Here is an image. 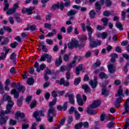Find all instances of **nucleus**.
I'll list each match as a JSON object with an SVG mask.
<instances>
[{"label":"nucleus","mask_w":129,"mask_h":129,"mask_svg":"<svg viewBox=\"0 0 129 129\" xmlns=\"http://www.w3.org/2000/svg\"><path fill=\"white\" fill-rule=\"evenodd\" d=\"M82 127V122H80L75 125V129H81Z\"/></svg>","instance_id":"obj_42"},{"label":"nucleus","mask_w":129,"mask_h":129,"mask_svg":"<svg viewBox=\"0 0 129 129\" xmlns=\"http://www.w3.org/2000/svg\"><path fill=\"white\" fill-rule=\"evenodd\" d=\"M116 27L119 30H122V24H121L120 22H116Z\"/></svg>","instance_id":"obj_47"},{"label":"nucleus","mask_w":129,"mask_h":129,"mask_svg":"<svg viewBox=\"0 0 129 129\" xmlns=\"http://www.w3.org/2000/svg\"><path fill=\"white\" fill-rule=\"evenodd\" d=\"M35 10V7H30L27 8V13L28 15H32L33 14V10Z\"/></svg>","instance_id":"obj_33"},{"label":"nucleus","mask_w":129,"mask_h":129,"mask_svg":"<svg viewBox=\"0 0 129 129\" xmlns=\"http://www.w3.org/2000/svg\"><path fill=\"white\" fill-rule=\"evenodd\" d=\"M87 31L88 32L89 35V41H91L92 40V37H91V35H92V32H93V29L92 28L87 27Z\"/></svg>","instance_id":"obj_20"},{"label":"nucleus","mask_w":129,"mask_h":129,"mask_svg":"<svg viewBox=\"0 0 129 129\" xmlns=\"http://www.w3.org/2000/svg\"><path fill=\"white\" fill-rule=\"evenodd\" d=\"M59 84V85H63L64 86L67 87V86H69L70 83L69 82L66 81L64 78H62L60 80Z\"/></svg>","instance_id":"obj_14"},{"label":"nucleus","mask_w":129,"mask_h":129,"mask_svg":"<svg viewBox=\"0 0 129 129\" xmlns=\"http://www.w3.org/2000/svg\"><path fill=\"white\" fill-rule=\"evenodd\" d=\"M56 111L54 108H49L48 111V118L49 122H53L54 116H56Z\"/></svg>","instance_id":"obj_3"},{"label":"nucleus","mask_w":129,"mask_h":129,"mask_svg":"<svg viewBox=\"0 0 129 129\" xmlns=\"http://www.w3.org/2000/svg\"><path fill=\"white\" fill-rule=\"evenodd\" d=\"M74 113L76 119L77 120H79V119H80V117H81V115L80 114L79 112H78V111L77 110H75Z\"/></svg>","instance_id":"obj_27"},{"label":"nucleus","mask_w":129,"mask_h":129,"mask_svg":"<svg viewBox=\"0 0 129 129\" xmlns=\"http://www.w3.org/2000/svg\"><path fill=\"white\" fill-rule=\"evenodd\" d=\"M105 5L106 7H110L111 6V1L110 0H106Z\"/></svg>","instance_id":"obj_58"},{"label":"nucleus","mask_w":129,"mask_h":129,"mask_svg":"<svg viewBox=\"0 0 129 129\" xmlns=\"http://www.w3.org/2000/svg\"><path fill=\"white\" fill-rule=\"evenodd\" d=\"M107 37V32H103L102 33L101 38L103 39H106Z\"/></svg>","instance_id":"obj_55"},{"label":"nucleus","mask_w":129,"mask_h":129,"mask_svg":"<svg viewBox=\"0 0 129 129\" xmlns=\"http://www.w3.org/2000/svg\"><path fill=\"white\" fill-rule=\"evenodd\" d=\"M18 91L20 92V91H22V92H25L26 91V88L25 87L23 86H20L18 88Z\"/></svg>","instance_id":"obj_45"},{"label":"nucleus","mask_w":129,"mask_h":129,"mask_svg":"<svg viewBox=\"0 0 129 129\" xmlns=\"http://www.w3.org/2000/svg\"><path fill=\"white\" fill-rule=\"evenodd\" d=\"M68 47L70 50H72L74 48H78L79 47V42L77 40L72 39L71 41L68 44Z\"/></svg>","instance_id":"obj_4"},{"label":"nucleus","mask_w":129,"mask_h":129,"mask_svg":"<svg viewBox=\"0 0 129 129\" xmlns=\"http://www.w3.org/2000/svg\"><path fill=\"white\" fill-rule=\"evenodd\" d=\"M81 81V79L80 78H78L75 79L74 84L75 85H78L80 82Z\"/></svg>","instance_id":"obj_43"},{"label":"nucleus","mask_w":129,"mask_h":129,"mask_svg":"<svg viewBox=\"0 0 129 129\" xmlns=\"http://www.w3.org/2000/svg\"><path fill=\"white\" fill-rule=\"evenodd\" d=\"M11 94H14V98H16V99H18V98H19V96H20L19 92H17V90L15 89L11 90Z\"/></svg>","instance_id":"obj_18"},{"label":"nucleus","mask_w":129,"mask_h":129,"mask_svg":"<svg viewBox=\"0 0 129 129\" xmlns=\"http://www.w3.org/2000/svg\"><path fill=\"white\" fill-rule=\"evenodd\" d=\"M99 76L101 79H103V78H108V76L103 72L100 73Z\"/></svg>","instance_id":"obj_32"},{"label":"nucleus","mask_w":129,"mask_h":129,"mask_svg":"<svg viewBox=\"0 0 129 129\" xmlns=\"http://www.w3.org/2000/svg\"><path fill=\"white\" fill-rule=\"evenodd\" d=\"M44 28L46 29H51L52 25L51 24H48V23H45L44 24Z\"/></svg>","instance_id":"obj_61"},{"label":"nucleus","mask_w":129,"mask_h":129,"mask_svg":"<svg viewBox=\"0 0 129 129\" xmlns=\"http://www.w3.org/2000/svg\"><path fill=\"white\" fill-rule=\"evenodd\" d=\"M18 46V42H15L10 44V47L13 48H16Z\"/></svg>","instance_id":"obj_52"},{"label":"nucleus","mask_w":129,"mask_h":129,"mask_svg":"<svg viewBox=\"0 0 129 129\" xmlns=\"http://www.w3.org/2000/svg\"><path fill=\"white\" fill-rule=\"evenodd\" d=\"M101 64V62L100 60H97L96 62L93 64L92 67L93 68H96V67H99Z\"/></svg>","instance_id":"obj_29"},{"label":"nucleus","mask_w":129,"mask_h":129,"mask_svg":"<svg viewBox=\"0 0 129 129\" xmlns=\"http://www.w3.org/2000/svg\"><path fill=\"white\" fill-rule=\"evenodd\" d=\"M2 56H0V61L1 60H5L6 59V55H5V53L1 52Z\"/></svg>","instance_id":"obj_63"},{"label":"nucleus","mask_w":129,"mask_h":129,"mask_svg":"<svg viewBox=\"0 0 129 129\" xmlns=\"http://www.w3.org/2000/svg\"><path fill=\"white\" fill-rule=\"evenodd\" d=\"M16 55L14 52H13L12 54L10 55L11 60H15L16 59Z\"/></svg>","instance_id":"obj_59"},{"label":"nucleus","mask_w":129,"mask_h":129,"mask_svg":"<svg viewBox=\"0 0 129 129\" xmlns=\"http://www.w3.org/2000/svg\"><path fill=\"white\" fill-rule=\"evenodd\" d=\"M102 42L100 40H97L96 41H92L90 42V46L91 48H96L97 46H100Z\"/></svg>","instance_id":"obj_5"},{"label":"nucleus","mask_w":129,"mask_h":129,"mask_svg":"<svg viewBox=\"0 0 129 129\" xmlns=\"http://www.w3.org/2000/svg\"><path fill=\"white\" fill-rule=\"evenodd\" d=\"M6 100H8V104L7 106V110L4 111L3 110H1L0 111V117H4L5 114H8V113H14V111H12L11 109L12 107L14 106V102L12 101V98L10 96H7L6 95H4L3 96L2 102L4 101H6Z\"/></svg>","instance_id":"obj_1"},{"label":"nucleus","mask_w":129,"mask_h":129,"mask_svg":"<svg viewBox=\"0 0 129 129\" xmlns=\"http://www.w3.org/2000/svg\"><path fill=\"white\" fill-rule=\"evenodd\" d=\"M66 97H69V102L72 103V104H74L75 101L74 100V94L67 93L65 95Z\"/></svg>","instance_id":"obj_9"},{"label":"nucleus","mask_w":129,"mask_h":129,"mask_svg":"<svg viewBox=\"0 0 129 129\" xmlns=\"http://www.w3.org/2000/svg\"><path fill=\"white\" fill-rule=\"evenodd\" d=\"M28 29L31 30V31H35L37 29V26L35 25H29L28 26Z\"/></svg>","instance_id":"obj_44"},{"label":"nucleus","mask_w":129,"mask_h":129,"mask_svg":"<svg viewBox=\"0 0 129 129\" xmlns=\"http://www.w3.org/2000/svg\"><path fill=\"white\" fill-rule=\"evenodd\" d=\"M9 119V117L5 116V117H0V125H5L7 123V120Z\"/></svg>","instance_id":"obj_16"},{"label":"nucleus","mask_w":129,"mask_h":129,"mask_svg":"<svg viewBox=\"0 0 129 129\" xmlns=\"http://www.w3.org/2000/svg\"><path fill=\"white\" fill-rule=\"evenodd\" d=\"M69 57H70L69 55L65 54L64 55V56H63V60H64V61H65L66 62H67V61H69Z\"/></svg>","instance_id":"obj_57"},{"label":"nucleus","mask_w":129,"mask_h":129,"mask_svg":"<svg viewBox=\"0 0 129 129\" xmlns=\"http://www.w3.org/2000/svg\"><path fill=\"white\" fill-rule=\"evenodd\" d=\"M100 105V101L97 100L94 101L92 104L91 105V108H96V107H98Z\"/></svg>","instance_id":"obj_15"},{"label":"nucleus","mask_w":129,"mask_h":129,"mask_svg":"<svg viewBox=\"0 0 129 129\" xmlns=\"http://www.w3.org/2000/svg\"><path fill=\"white\" fill-rule=\"evenodd\" d=\"M17 101H18L17 104L18 106H22V101H23V97H21L20 99H18Z\"/></svg>","instance_id":"obj_51"},{"label":"nucleus","mask_w":129,"mask_h":129,"mask_svg":"<svg viewBox=\"0 0 129 129\" xmlns=\"http://www.w3.org/2000/svg\"><path fill=\"white\" fill-rule=\"evenodd\" d=\"M27 84L28 85H33V84H34V80L33 79V78H29L28 80H27Z\"/></svg>","instance_id":"obj_39"},{"label":"nucleus","mask_w":129,"mask_h":129,"mask_svg":"<svg viewBox=\"0 0 129 129\" xmlns=\"http://www.w3.org/2000/svg\"><path fill=\"white\" fill-rule=\"evenodd\" d=\"M90 17L91 19H93L95 17V12L94 10H91L90 12Z\"/></svg>","instance_id":"obj_48"},{"label":"nucleus","mask_w":129,"mask_h":129,"mask_svg":"<svg viewBox=\"0 0 129 129\" xmlns=\"http://www.w3.org/2000/svg\"><path fill=\"white\" fill-rule=\"evenodd\" d=\"M82 126H84L85 128H88L89 127V123L87 121L82 122Z\"/></svg>","instance_id":"obj_41"},{"label":"nucleus","mask_w":129,"mask_h":129,"mask_svg":"<svg viewBox=\"0 0 129 129\" xmlns=\"http://www.w3.org/2000/svg\"><path fill=\"white\" fill-rule=\"evenodd\" d=\"M57 101V98H54L52 102L49 103V108H53V106L56 104V102Z\"/></svg>","instance_id":"obj_30"},{"label":"nucleus","mask_w":129,"mask_h":129,"mask_svg":"<svg viewBox=\"0 0 129 129\" xmlns=\"http://www.w3.org/2000/svg\"><path fill=\"white\" fill-rule=\"evenodd\" d=\"M102 22L103 23V25L106 26H107V23H108V19L106 18H103L101 19Z\"/></svg>","instance_id":"obj_38"},{"label":"nucleus","mask_w":129,"mask_h":129,"mask_svg":"<svg viewBox=\"0 0 129 129\" xmlns=\"http://www.w3.org/2000/svg\"><path fill=\"white\" fill-rule=\"evenodd\" d=\"M34 68H36V71L37 72H40V68H39V63L38 62V61L35 62L34 64Z\"/></svg>","instance_id":"obj_46"},{"label":"nucleus","mask_w":129,"mask_h":129,"mask_svg":"<svg viewBox=\"0 0 129 129\" xmlns=\"http://www.w3.org/2000/svg\"><path fill=\"white\" fill-rule=\"evenodd\" d=\"M46 43H47L48 45H53V41L52 39H47L46 40Z\"/></svg>","instance_id":"obj_50"},{"label":"nucleus","mask_w":129,"mask_h":129,"mask_svg":"<svg viewBox=\"0 0 129 129\" xmlns=\"http://www.w3.org/2000/svg\"><path fill=\"white\" fill-rule=\"evenodd\" d=\"M48 54L47 53H44L42 55L40 59L39 60V62H42V61H45L46 60V58L47 57Z\"/></svg>","instance_id":"obj_34"},{"label":"nucleus","mask_w":129,"mask_h":129,"mask_svg":"<svg viewBox=\"0 0 129 129\" xmlns=\"http://www.w3.org/2000/svg\"><path fill=\"white\" fill-rule=\"evenodd\" d=\"M89 84L91 85L92 88H96V86H97V84H98V82H97V77H94V80L91 81Z\"/></svg>","instance_id":"obj_7"},{"label":"nucleus","mask_w":129,"mask_h":129,"mask_svg":"<svg viewBox=\"0 0 129 129\" xmlns=\"http://www.w3.org/2000/svg\"><path fill=\"white\" fill-rule=\"evenodd\" d=\"M82 88L85 90V92H90V88L88 85H83L82 86Z\"/></svg>","instance_id":"obj_25"},{"label":"nucleus","mask_w":129,"mask_h":129,"mask_svg":"<svg viewBox=\"0 0 129 129\" xmlns=\"http://www.w3.org/2000/svg\"><path fill=\"white\" fill-rule=\"evenodd\" d=\"M68 108V102H66L62 105V109L63 111H66L67 108Z\"/></svg>","instance_id":"obj_40"},{"label":"nucleus","mask_w":129,"mask_h":129,"mask_svg":"<svg viewBox=\"0 0 129 129\" xmlns=\"http://www.w3.org/2000/svg\"><path fill=\"white\" fill-rule=\"evenodd\" d=\"M66 120V119L65 118L61 119L59 122V125L57 126V128H55L54 129H59L61 127V125H63V124H64V123H65V121Z\"/></svg>","instance_id":"obj_28"},{"label":"nucleus","mask_w":129,"mask_h":129,"mask_svg":"<svg viewBox=\"0 0 129 129\" xmlns=\"http://www.w3.org/2000/svg\"><path fill=\"white\" fill-rule=\"evenodd\" d=\"M46 111L45 110H40V111H36L33 113L34 117H36V116H39V115H41V116H44L45 114L44 112Z\"/></svg>","instance_id":"obj_11"},{"label":"nucleus","mask_w":129,"mask_h":129,"mask_svg":"<svg viewBox=\"0 0 129 129\" xmlns=\"http://www.w3.org/2000/svg\"><path fill=\"white\" fill-rule=\"evenodd\" d=\"M25 116V113L23 112H21L20 111L17 112L15 114V116L16 118L19 120V122H22L21 120H20L19 119V117H20L21 118H24V117Z\"/></svg>","instance_id":"obj_12"},{"label":"nucleus","mask_w":129,"mask_h":129,"mask_svg":"<svg viewBox=\"0 0 129 129\" xmlns=\"http://www.w3.org/2000/svg\"><path fill=\"white\" fill-rule=\"evenodd\" d=\"M56 34H57V30L53 29L52 32H49L46 36L48 38H50V37H53V36H55Z\"/></svg>","instance_id":"obj_23"},{"label":"nucleus","mask_w":129,"mask_h":129,"mask_svg":"<svg viewBox=\"0 0 129 129\" xmlns=\"http://www.w3.org/2000/svg\"><path fill=\"white\" fill-rule=\"evenodd\" d=\"M72 66L71 64H70L69 63L67 64V66L66 67V70L67 72H69L70 70H71V68H72Z\"/></svg>","instance_id":"obj_54"},{"label":"nucleus","mask_w":129,"mask_h":129,"mask_svg":"<svg viewBox=\"0 0 129 129\" xmlns=\"http://www.w3.org/2000/svg\"><path fill=\"white\" fill-rule=\"evenodd\" d=\"M61 64H62V57H61V55H60L59 57L56 59L55 65L57 67H59Z\"/></svg>","instance_id":"obj_21"},{"label":"nucleus","mask_w":129,"mask_h":129,"mask_svg":"<svg viewBox=\"0 0 129 129\" xmlns=\"http://www.w3.org/2000/svg\"><path fill=\"white\" fill-rule=\"evenodd\" d=\"M95 6L96 7V10H98L99 11V10H100L101 9V5L99 4V2H97L95 4Z\"/></svg>","instance_id":"obj_49"},{"label":"nucleus","mask_w":129,"mask_h":129,"mask_svg":"<svg viewBox=\"0 0 129 129\" xmlns=\"http://www.w3.org/2000/svg\"><path fill=\"white\" fill-rule=\"evenodd\" d=\"M4 4H5V8L4 9V11H6L7 10L9 9V7H10V5L8 3V0H4Z\"/></svg>","instance_id":"obj_35"},{"label":"nucleus","mask_w":129,"mask_h":129,"mask_svg":"<svg viewBox=\"0 0 129 129\" xmlns=\"http://www.w3.org/2000/svg\"><path fill=\"white\" fill-rule=\"evenodd\" d=\"M56 9H60L61 11H63V10H64V3H63V2H60L52 6V10H56Z\"/></svg>","instance_id":"obj_6"},{"label":"nucleus","mask_w":129,"mask_h":129,"mask_svg":"<svg viewBox=\"0 0 129 129\" xmlns=\"http://www.w3.org/2000/svg\"><path fill=\"white\" fill-rule=\"evenodd\" d=\"M8 43H9V39L6 38L4 39V41L1 43V45H8Z\"/></svg>","instance_id":"obj_56"},{"label":"nucleus","mask_w":129,"mask_h":129,"mask_svg":"<svg viewBox=\"0 0 129 129\" xmlns=\"http://www.w3.org/2000/svg\"><path fill=\"white\" fill-rule=\"evenodd\" d=\"M92 109L93 108L91 107V106L88 107L87 109V112L88 113V114H91L92 115L97 113V111L96 110H92Z\"/></svg>","instance_id":"obj_13"},{"label":"nucleus","mask_w":129,"mask_h":129,"mask_svg":"<svg viewBox=\"0 0 129 129\" xmlns=\"http://www.w3.org/2000/svg\"><path fill=\"white\" fill-rule=\"evenodd\" d=\"M123 90L121 87H119L117 93L115 94L116 98L115 102L114 103V106L118 108L119 106L117 104L121 103V100H122V97H123Z\"/></svg>","instance_id":"obj_2"},{"label":"nucleus","mask_w":129,"mask_h":129,"mask_svg":"<svg viewBox=\"0 0 129 129\" xmlns=\"http://www.w3.org/2000/svg\"><path fill=\"white\" fill-rule=\"evenodd\" d=\"M102 95H104V96H107V95L109 94V92L107 91L106 86L102 87Z\"/></svg>","instance_id":"obj_17"},{"label":"nucleus","mask_w":129,"mask_h":129,"mask_svg":"<svg viewBox=\"0 0 129 129\" xmlns=\"http://www.w3.org/2000/svg\"><path fill=\"white\" fill-rule=\"evenodd\" d=\"M15 12H16V9L15 8H11L7 12V15H12L15 13Z\"/></svg>","instance_id":"obj_37"},{"label":"nucleus","mask_w":129,"mask_h":129,"mask_svg":"<svg viewBox=\"0 0 129 129\" xmlns=\"http://www.w3.org/2000/svg\"><path fill=\"white\" fill-rule=\"evenodd\" d=\"M73 30V28L72 27V26L68 27V28L67 29V32L68 34H70V33L72 32Z\"/></svg>","instance_id":"obj_53"},{"label":"nucleus","mask_w":129,"mask_h":129,"mask_svg":"<svg viewBox=\"0 0 129 129\" xmlns=\"http://www.w3.org/2000/svg\"><path fill=\"white\" fill-rule=\"evenodd\" d=\"M77 13V11L75 10H71L68 12V16L71 17L72 16H75Z\"/></svg>","instance_id":"obj_26"},{"label":"nucleus","mask_w":129,"mask_h":129,"mask_svg":"<svg viewBox=\"0 0 129 129\" xmlns=\"http://www.w3.org/2000/svg\"><path fill=\"white\" fill-rule=\"evenodd\" d=\"M87 40V37L86 35L81 36L80 38V42L82 44V46H84V42Z\"/></svg>","instance_id":"obj_22"},{"label":"nucleus","mask_w":129,"mask_h":129,"mask_svg":"<svg viewBox=\"0 0 129 129\" xmlns=\"http://www.w3.org/2000/svg\"><path fill=\"white\" fill-rule=\"evenodd\" d=\"M35 106H36V101H34L30 104V108L32 109L33 108H34V107H35Z\"/></svg>","instance_id":"obj_62"},{"label":"nucleus","mask_w":129,"mask_h":129,"mask_svg":"<svg viewBox=\"0 0 129 129\" xmlns=\"http://www.w3.org/2000/svg\"><path fill=\"white\" fill-rule=\"evenodd\" d=\"M51 95L52 97H53L54 98H56L58 95H57V92L55 91H52L51 92Z\"/></svg>","instance_id":"obj_60"},{"label":"nucleus","mask_w":129,"mask_h":129,"mask_svg":"<svg viewBox=\"0 0 129 129\" xmlns=\"http://www.w3.org/2000/svg\"><path fill=\"white\" fill-rule=\"evenodd\" d=\"M83 69V67L82 66V64H80L78 67L76 69V72L77 75H79L80 74V71Z\"/></svg>","instance_id":"obj_24"},{"label":"nucleus","mask_w":129,"mask_h":129,"mask_svg":"<svg viewBox=\"0 0 129 129\" xmlns=\"http://www.w3.org/2000/svg\"><path fill=\"white\" fill-rule=\"evenodd\" d=\"M77 101L78 102V104L80 106H82L83 104H84V102H83V100H82V96L80 94L77 95Z\"/></svg>","instance_id":"obj_10"},{"label":"nucleus","mask_w":129,"mask_h":129,"mask_svg":"<svg viewBox=\"0 0 129 129\" xmlns=\"http://www.w3.org/2000/svg\"><path fill=\"white\" fill-rule=\"evenodd\" d=\"M124 109L125 112H123V113H125L126 112L127 113H128L129 112V107H128V104H127V102H125V104H124Z\"/></svg>","instance_id":"obj_31"},{"label":"nucleus","mask_w":129,"mask_h":129,"mask_svg":"<svg viewBox=\"0 0 129 129\" xmlns=\"http://www.w3.org/2000/svg\"><path fill=\"white\" fill-rule=\"evenodd\" d=\"M110 56L111 57L110 59L111 63H114L115 62V59H116V58H118V55L116 53H111Z\"/></svg>","instance_id":"obj_19"},{"label":"nucleus","mask_w":129,"mask_h":129,"mask_svg":"<svg viewBox=\"0 0 129 129\" xmlns=\"http://www.w3.org/2000/svg\"><path fill=\"white\" fill-rule=\"evenodd\" d=\"M109 72L110 73H113L115 71V66H114V62H111L107 66Z\"/></svg>","instance_id":"obj_8"},{"label":"nucleus","mask_w":129,"mask_h":129,"mask_svg":"<svg viewBox=\"0 0 129 129\" xmlns=\"http://www.w3.org/2000/svg\"><path fill=\"white\" fill-rule=\"evenodd\" d=\"M66 70V67L64 66H61L60 67V71H61V72H64V71H65Z\"/></svg>","instance_id":"obj_64"},{"label":"nucleus","mask_w":129,"mask_h":129,"mask_svg":"<svg viewBox=\"0 0 129 129\" xmlns=\"http://www.w3.org/2000/svg\"><path fill=\"white\" fill-rule=\"evenodd\" d=\"M76 60H77V56H75L74 60H73L70 63H69L70 65L72 66V67H74L76 66Z\"/></svg>","instance_id":"obj_36"}]
</instances>
